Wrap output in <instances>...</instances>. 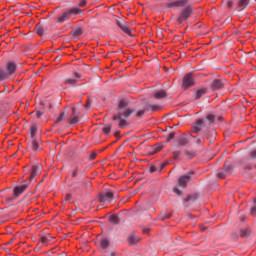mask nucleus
I'll return each instance as SVG.
<instances>
[{
	"instance_id": "nucleus-1",
	"label": "nucleus",
	"mask_w": 256,
	"mask_h": 256,
	"mask_svg": "<svg viewBox=\"0 0 256 256\" xmlns=\"http://www.w3.org/2000/svg\"><path fill=\"white\" fill-rule=\"evenodd\" d=\"M125 107H127V102L125 100L120 101L118 114H115L112 117L113 121H118V127H120V129H125V127H127V120L125 119L131 117V114L133 113V109Z\"/></svg>"
},
{
	"instance_id": "nucleus-2",
	"label": "nucleus",
	"mask_w": 256,
	"mask_h": 256,
	"mask_svg": "<svg viewBox=\"0 0 256 256\" xmlns=\"http://www.w3.org/2000/svg\"><path fill=\"white\" fill-rule=\"evenodd\" d=\"M17 71V64H15L14 62H7L4 68L0 69V79H3V81H5V79H9V77H11V75H13V73H15Z\"/></svg>"
},
{
	"instance_id": "nucleus-3",
	"label": "nucleus",
	"mask_w": 256,
	"mask_h": 256,
	"mask_svg": "<svg viewBox=\"0 0 256 256\" xmlns=\"http://www.w3.org/2000/svg\"><path fill=\"white\" fill-rule=\"evenodd\" d=\"M79 13V8H71L70 10L64 12L62 15L58 16V23H65L69 21L71 15H77Z\"/></svg>"
},
{
	"instance_id": "nucleus-4",
	"label": "nucleus",
	"mask_w": 256,
	"mask_h": 256,
	"mask_svg": "<svg viewBox=\"0 0 256 256\" xmlns=\"http://www.w3.org/2000/svg\"><path fill=\"white\" fill-rule=\"evenodd\" d=\"M98 201L100 203H111L113 201V191L109 190L99 195Z\"/></svg>"
},
{
	"instance_id": "nucleus-5",
	"label": "nucleus",
	"mask_w": 256,
	"mask_h": 256,
	"mask_svg": "<svg viewBox=\"0 0 256 256\" xmlns=\"http://www.w3.org/2000/svg\"><path fill=\"white\" fill-rule=\"evenodd\" d=\"M195 85V82H193V74L188 73L183 78V89H189V87H193Z\"/></svg>"
},
{
	"instance_id": "nucleus-6",
	"label": "nucleus",
	"mask_w": 256,
	"mask_h": 256,
	"mask_svg": "<svg viewBox=\"0 0 256 256\" xmlns=\"http://www.w3.org/2000/svg\"><path fill=\"white\" fill-rule=\"evenodd\" d=\"M189 17H191V8H185L178 17V23L181 24L183 21H187Z\"/></svg>"
},
{
	"instance_id": "nucleus-7",
	"label": "nucleus",
	"mask_w": 256,
	"mask_h": 256,
	"mask_svg": "<svg viewBox=\"0 0 256 256\" xmlns=\"http://www.w3.org/2000/svg\"><path fill=\"white\" fill-rule=\"evenodd\" d=\"M191 175H193V172H189L188 174L180 177L178 179V185L183 188L187 187V183H189V179H191Z\"/></svg>"
},
{
	"instance_id": "nucleus-8",
	"label": "nucleus",
	"mask_w": 256,
	"mask_h": 256,
	"mask_svg": "<svg viewBox=\"0 0 256 256\" xmlns=\"http://www.w3.org/2000/svg\"><path fill=\"white\" fill-rule=\"evenodd\" d=\"M37 175H41V165H34L31 167V174L28 180L31 181V179H35Z\"/></svg>"
},
{
	"instance_id": "nucleus-9",
	"label": "nucleus",
	"mask_w": 256,
	"mask_h": 256,
	"mask_svg": "<svg viewBox=\"0 0 256 256\" xmlns=\"http://www.w3.org/2000/svg\"><path fill=\"white\" fill-rule=\"evenodd\" d=\"M118 27H120L121 31L125 33L126 35H131V28L125 23V21H118L117 22Z\"/></svg>"
},
{
	"instance_id": "nucleus-10",
	"label": "nucleus",
	"mask_w": 256,
	"mask_h": 256,
	"mask_svg": "<svg viewBox=\"0 0 256 256\" xmlns=\"http://www.w3.org/2000/svg\"><path fill=\"white\" fill-rule=\"evenodd\" d=\"M73 114L70 116L68 122L70 125H77L79 123V117L75 116V108L72 109Z\"/></svg>"
},
{
	"instance_id": "nucleus-11",
	"label": "nucleus",
	"mask_w": 256,
	"mask_h": 256,
	"mask_svg": "<svg viewBox=\"0 0 256 256\" xmlns=\"http://www.w3.org/2000/svg\"><path fill=\"white\" fill-rule=\"evenodd\" d=\"M25 189H27V185H21V186H17L14 189V195L15 197H19V195H21V193H23L25 191Z\"/></svg>"
},
{
	"instance_id": "nucleus-12",
	"label": "nucleus",
	"mask_w": 256,
	"mask_h": 256,
	"mask_svg": "<svg viewBox=\"0 0 256 256\" xmlns=\"http://www.w3.org/2000/svg\"><path fill=\"white\" fill-rule=\"evenodd\" d=\"M165 97H167V92H165V90H159L154 93L155 99H165Z\"/></svg>"
},
{
	"instance_id": "nucleus-13",
	"label": "nucleus",
	"mask_w": 256,
	"mask_h": 256,
	"mask_svg": "<svg viewBox=\"0 0 256 256\" xmlns=\"http://www.w3.org/2000/svg\"><path fill=\"white\" fill-rule=\"evenodd\" d=\"M53 241V238L51 234H46L41 237V242L44 243V245H48V243H51Z\"/></svg>"
},
{
	"instance_id": "nucleus-14",
	"label": "nucleus",
	"mask_w": 256,
	"mask_h": 256,
	"mask_svg": "<svg viewBox=\"0 0 256 256\" xmlns=\"http://www.w3.org/2000/svg\"><path fill=\"white\" fill-rule=\"evenodd\" d=\"M187 3V0H177L170 4V7H183Z\"/></svg>"
},
{
	"instance_id": "nucleus-15",
	"label": "nucleus",
	"mask_w": 256,
	"mask_h": 256,
	"mask_svg": "<svg viewBox=\"0 0 256 256\" xmlns=\"http://www.w3.org/2000/svg\"><path fill=\"white\" fill-rule=\"evenodd\" d=\"M202 125H203V119H198V120L196 121L195 126L193 127L195 133H199V131H201Z\"/></svg>"
},
{
	"instance_id": "nucleus-16",
	"label": "nucleus",
	"mask_w": 256,
	"mask_h": 256,
	"mask_svg": "<svg viewBox=\"0 0 256 256\" xmlns=\"http://www.w3.org/2000/svg\"><path fill=\"white\" fill-rule=\"evenodd\" d=\"M247 5H249V0H240L238 2L239 11H243V9H245V7H247Z\"/></svg>"
},
{
	"instance_id": "nucleus-17",
	"label": "nucleus",
	"mask_w": 256,
	"mask_h": 256,
	"mask_svg": "<svg viewBox=\"0 0 256 256\" xmlns=\"http://www.w3.org/2000/svg\"><path fill=\"white\" fill-rule=\"evenodd\" d=\"M223 88V82L221 80H214L212 82V89H222Z\"/></svg>"
},
{
	"instance_id": "nucleus-18",
	"label": "nucleus",
	"mask_w": 256,
	"mask_h": 256,
	"mask_svg": "<svg viewBox=\"0 0 256 256\" xmlns=\"http://www.w3.org/2000/svg\"><path fill=\"white\" fill-rule=\"evenodd\" d=\"M187 143H189V138L183 134L179 139V145H187Z\"/></svg>"
},
{
	"instance_id": "nucleus-19",
	"label": "nucleus",
	"mask_w": 256,
	"mask_h": 256,
	"mask_svg": "<svg viewBox=\"0 0 256 256\" xmlns=\"http://www.w3.org/2000/svg\"><path fill=\"white\" fill-rule=\"evenodd\" d=\"M128 241H129L130 245H135V243H139V237L135 236V235H131L128 238Z\"/></svg>"
},
{
	"instance_id": "nucleus-20",
	"label": "nucleus",
	"mask_w": 256,
	"mask_h": 256,
	"mask_svg": "<svg viewBox=\"0 0 256 256\" xmlns=\"http://www.w3.org/2000/svg\"><path fill=\"white\" fill-rule=\"evenodd\" d=\"M101 249H107L109 247V239L103 238L100 242Z\"/></svg>"
},
{
	"instance_id": "nucleus-21",
	"label": "nucleus",
	"mask_w": 256,
	"mask_h": 256,
	"mask_svg": "<svg viewBox=\"0 0 256 256\" xmlns=\"http://www.w3.org/2000/svg\"><path fill=\"white\" fill-rule=\"evenodd\" d=\"M206 93H207V89L205 88L198 90L196 92V99H201V97H203V95H205Z\"/></svg>"
},
{
	"instance_id": "nucleus-22",
	"label": "nucleus",
	"mask_w": 256,
	"mask_h": 256,
	"mask_svg": "<svg viewBox=\"0 0 256 256\" xmlns=\"http://www.w3.org/2000/svg\"><path fill=\"white\" fill-rule=\"evenodd\" d=\"M73 37H81L83 35V30L81 28H77L74 31H72Z\"/></svg>"
},
{
	"instance_id": "nucleus-23",
	"label": "nucleus",
	"mask_w": 256,
	"mask_h": 256,
	"mask_svg": "<svg viewBox=\"0 0 256 256\" xmlns=\"http://www.w3.org/2000/svg\"><path fill=\"white\" fill-rule=\"evenodd\" d=\"M109 221H110V223H114L115 225H117V223H119V216L111 215L109 217Z\"/></svg>"
},
{
	"instance_id": "nucleus-24",
	"label": "nucleus",
	"mask_w": 256,
	"mask_h": 256,
	"mask_svg": "<svg viewBox=\"0 0 256 256\" xmlns=\"http://www.w3.org/2000/svg\"><path fill=\"white\" fill-rule=\"evenodd\" d=\"M31 137H35L37 135V125L33 124L30 128Z\"/></svg>"
},
{
	"instance_id": "nucleus-25",
	"label": "nucleus",
	"mask_w": 256,
	"mask_h": 256,
	"mask_svg": "<svg viewBox=\"0 0 256 256\" xmlns=\"http://www.w3.org/2000/svg\"><path fill=\"white\" fill-rule=\"evenodd\" d=\"M36 33L39 37H43V27L41 25H36Z\"/></svg>"
},
{
	"instance_id": "nucleus-26",
	"label": "nucleus",
	"mask_w": 256,
	"mask_h": 256,
	"mask_svg": "<svg viewBox=\"0 0 256 256\" xmlns=\"http://www.w3.org/2000/svg\"><path fill=\"white\" fill-rule=\"evenodd\" d=\"M65 85H75V83H77L76 79L73 78H68L64 81Z\"/></svg>"
},
{
	"instance_id": "nucleus-27",
	"label": "nucleus",
	"mask_w": 256,
	"mask_h": 256,
	"mask_svg": "<svg viewBox=\"0 0 256 256\" xmlns=\"http://www.w3.org/2000/svg\"><path fill=\"white\" fill-rule=\"evenodd\" d=\"M251 233V231L249 230V228H244L241 230V237H247V235H249Z\"/></svg>"
},
{
	"instance_id": "nucleus-28",
	"label": "nucleus",
	"mask_w": 256,
	"mask_h": 256,
	"mask_svg": "<svg viewBox=\"0 0 256 256\" xmlns=\"http://www.w3.org/2000/svg\"><path fill=\"white\" fill-rule=\"evenodd\" d=\"M65 119V113L61 112L60 115L56 119V123H61Z\"/></svg>"
},
{
	"instance_id": "nucleus-29",
	"label": "nucleus",
	"mask_w": 256,
	"mask_h": 256,
	"mask_svg": "<svg viewBox=\"0 0 256 256\" xmlns=\"http://www.w3.org/2000/svg\"><path fill=\"white\" fill-rule=\"evenodd\" d=\"M103 133H104V135H109V133H111V126H105L104 128H103Z\"/></svg>"
},
{
	"instance_id": "nucleus-30",
	"label": "nucleus",
	"mask_w": 256,
	"mask_h": 256,
	"mask_svg": "<svg viewBox=\"0 0 256 256\" xmlns=\"http://www.w3.org/2000/svg\"><path fill=\"white\" fill-rule=\"evenodd\" d=\"M32 149H33L34 151H37V149H39V143L37 142V140H34V141L32 142Z\"/></svg>"
},
{
	"instance_id": "nucleus-31",
	"label": "nucleus",
	"mask_w": 256,
	"mask_h": 256,
	"mask_svg": "<svg viewBox=\"0 0 256 256\" xmlns=\"http://www.w3.org/2000/svg\"><path fill=\"white\" fill-rule=\"evenodd\" d=\"M207 119H208V121H211V123H213V121H215V116L213 114H209L207 116Z\"/></svg>"
},
{
	"instance_id": "nucleus-32",
	"label": "nucleus",
	"mask_w": 256,
	"mask_h": 256,
	"mask_svg": "<svg viewBox=\"0 0 256 256\" xmlns=\"http://www.w3.org/2000/svg\"><path fill=\"white\" fill-rule=\"evenodd\" d=\"M250 213H251V215H253L254 217L256 216V205L251 208Z\"/></svg>"
},
{
	"instance_id": "nucleus-33",
	"label": "nucleus",
	"mask_w": 256,
	"mask_h": 256,
	"mask_svg": "<svg viewBox=\"0 0 256 256\" xmlns=\"http://www.w3.org/2000/svg\"><path fill=\"white\" fill-rule=\"evenodd\" d=\"M145 115V110H140L137 112V117H143Z\"/></svg>"
},
{
	"instance_id": "nucleus-34",
	"label": "nucleus",
	"mask_w": 256,
	"mask_h": 256,
	"mask_svg": "<svg viewBox=\"0 0 256 256\" xmlns=\"http://www.w3.org/2000/svg\"><path fill=\"white\" fill-rule=\"evenodd\" d=\"M175 138V133H170L168 136V140L171 141V139Z\"/></svg>"
},
{
	"instance_id": "nucleus-35",
	"label": "nucleus",
	"mask_w": 256,
	"mask_h": 256,
	"mask_svg": "<svg viewBox=\"0 0 256 256\" xmlns=\"http://www.w3.org/2000/svg\"><path fill=\"white\" fill-rule=\"evenodd\" d=\"M250 156L252 157V159H256V150L252 151L250 153Z\"/></svg>"
},
{
	"instance_id": "nucleus-36",
	"label": "nucleus",
	"mask_w": 256,
	"mask_h": 256,
	"mask_svg": "<svg viewBox=\"0 0 256 256\" xmlns=\"http://www.w3.org/2000/svg\"><path fill=\"white\" fill-rule=\"evenodd\" d=\"M174 193H176V195H181V190H179V188H174Z\"/></svg>"
},
{
	"instance_id": "nucleus-37",
	"label": "nucleus",
	"mask_w": 256,
	"mask_h": 256,
	"mask_svg": "<svg viewBox=\"0 0 256 256\" xmlns=\"http://www.w3.org/2000/svg\"><path fill=\"white\" fill-rule=\"evenodd\" d=\"M97 157V154L95 152H92L90 155V159H95Z\"/></svg>"
},
{
	"instance_id": "nucleus-38",
	"label": "nucleus",
	"mask_w": 256,
	"mask_h": 256,
	"mask_svg": "<svg viewBox=\"0 0 256 256\" xmlns=\"http://www.w3.org/2000/svg\"><path fill=\"white\" fill-rule=\"evenodd\" d=\"M74 75H75L76 79H79L81 77V75H79V73H77V72H75Z\"/></svg>"
},
{
	"instance_id": "nucleus-39",
	"label": "nucleus",
	"mask_w": 256,
	"mask_h": 256,
	"mask_svg": "<svg viewBox=\"0 0 256 256\" xmlns=\"http://www.w3.org/2000/svg\"><path fill=\"white\" fill-rule=\"evenodd\" d=\"M91 105V101L87 100L85 107H89Z\"/></svg>"
},
{
	"instance_id": "nucleus-40",
	"label": "nucleus",
	"mask_w": 256,
	"mask_h": 256,
	"mask_svg": "<svg viewBox=\"0 0 256 256\" xmlns=\"http://www.w3.org/2000/svg\"><path fill=\"white\" fill-rule=\"evenodd\" d=\"M86 3H87V2H85V1L82 2V3H80V4H79V7H85V4H86Z\"/></svg>"
},
{
	"instance_id": "nucleus-41",
	"label": "nucleus",
	"mask_w": 256,
	"mask_h": 256,
	"mask_svg": "<svg viewBox=\"0 0 256 256\" xmlns=\"http://www.w3.org/2000/svg\"><path fill=\"white\" fill-rule=\"evenodd\" d=\"M72 176H73V177H77V170H74V171H73Z\"/></svg>"
},
{
	"instance_id": "nucleus-42",
	"label": "nucleus",
	"mask_w": 256,
	"mask_h": 256,
	"mask_svg": "<svg viewBox=\"0 0 256 256\" xmlns=\"http://www.w3.org/2000/svg\"><path fill=\"white\" fill-rule=\"evenodd\" d=\"M186 203H189V201H191V196H188L186 199H185Z\"/></svg>"
},
{
	"instance_id": "nucleus-43",
	"label": "nucleus",
	"mask_w": 256,
	"mask_h": 256,
	"mask_svg": "<svg viewBox=\"0 0 256 256\" xmlns=\"http://www.w3.org/2000/svg\"><path fill=\"white\" fill-rule=\"evenodd\" d=\"M228 7L229 8L233 7V2L232 1L228 2Z\"/></svg>"
},
{
	"instance_id": "nucleus-44",
	"label": "nucleus",
	"mask_w": 256,
	"mask_h": 256,
	"mask_svg": "<svg viewBox=\"0 0 256 256\" xmlns=\"http://www.w3.org/2000/svg\"><path fill=\"white\" fill-rule=\"evenodd\" d=\"M41 115H42L41 112H37V113H36V117H37L38 119L41 117Z\"/></svg>"
},
{
	"instance_id": "nucleus-45",
	"label": "nucleus",
	"mask_w": 256,
	"mask_h": 256,
	"mask_svg": "<svg viewBox=\"0 0 256 256\" xmlns=\"http://www.w3.org/2000/svg\"><path fill=\"white\" fill-rule=\"evenodd\" d=\"M218 177H220V179H223V177H225L223 174H218Z\"/></svg>"
},
{
	"instance_id": "nucleus-46",
	"label": "nucleus",
	"mask_w": 256,
	"mask_h": 256,
	"mask_svg": "<svg viewBox=\"0 0 256 256\" xmlns=\"http://www.w3.org/2000/svg\"><path fill=\"white\" fill-rule=\"evenodd\" d=\"M166 166H167V163H163V164H162V167H166Z\"/></svg>"
},
{
	"instance_id": "nucleus-47",
	"label": "nucleus",
	"mask_w": 256,
	"mask_h": 256,
	"mask_svg": "<svg viewBox=\"0 0 256 256\" xmlns=\"http://www.w3.org/2000/svg\"><path fill=\"white\" fill-rule=\"evenodd\" d=\"M241 221H245V217H240Z\"/></svg>"
},
{
	"instance_id": "nucleus-48",
	"label": "nucleus",
	"mask_w": 256,
	"mask_h": 256,
	"mask_svg": "<svg viewBox=\"0 0 256 256\" xmlns=\"http://www.w3.org/2000/svg\"><path fill=\"white\" fill-rule=\"evenodd\" d=\"M117 135H119V131L115 133V136L117 137Z\"/></svg>"
},
{
	"instance_id": "nucleus-49",
	"label": "nucleus",
	"mask_w": 256,
	"mask_h": 256,
	"mask_svg": "<svg viewBox=\"0 0 256 256\" xmlns=\"http://www.w3.org/2000/svg\"><path fill=\"white\" fill-rule=\"evenodd\" d=\"M254 203H255V205H256V198H254Z\"/></svg>"
},
{
	"instance_id": "nucleus-50",
	"label": "nucleus",
	"mask_w": 256,
	"mask_h": 256,
	"mask_svg": "<svg viewBox=\"0 0 256 256\" xmlns=\"http://www.w3.org/2000/svg\"><path fill=\"white\" fill-rule=\"evenodd\" d=\"M0 81H3V79H0Z\"/></svg>"
}]
</instances>
